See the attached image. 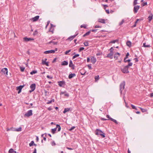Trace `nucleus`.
<instances>
[{
	"label": "nucleus",
	"instance_id": "2f4dec72",
	"mask_svg": "<svg viewBox=\"0 0 153 153\" xmlns=\"http://www.w3.org/2000/svg\"><path fill=\"white\" fill-rule=\"evenodd\" d=\"M91 33L90 31H89L87 32H86L85 33L83 36V37H85L86 36H88Z\"/></svg>",
	"mask_w": 153,
	"mask_h": 153
},
{
	"label": "nucleus",
	"instance_id": "f03ea898",
	"mask_svg": "<svg viewBox=\"0 0 153 153\" xmlns=\"http://www.w3.org/2000/svg\"><path fill=\"white\" fill-rule=\"evenodd\" d=\"M125 82L124 81L122 82L120 85V91L121 94H122V92L123 90L125 88Z\"/></svg>",
	"mask_w": 153,
	"mask_h": 153
},
{
	"label": "nucleus",
	"instance_id": "4468645a",
	"mask_svg": "<svg viewBox=\"0 0 153 153\" xmlns=\"http://www.w3.org/2000/svg\"><path fill=\"white\" fill-rule=\"evenodd\" d=\"M113 52H110V53L107 54V57L109 58H110L112 59L113 58Z\"/></svg>",
	"mask_w": 153,
	"mask_h": 153
},
{
	"label": "nucleus",
	"instance_id": "412c9836",
	"mask_svg": "<svg viewBox=\"0 0 153 153\" xmlns=\"http://www.w3.org/2000/svg\"><path fill=\"white\" fill-rule=\"evenodd\" d=\"M69 66L70 67H72V69H74V65L73 64V62H72V61L71 60L70 61V62L69 64Z\"/></svg>",
	"mask_w": 153,
	"mask_h": 153
},
{
	"label": "nucleus",
	"instance_id": "a18cd8bd",
	"mask_svg": "<svg viewBox=\"0 0 153 153\" xmlns=\"http://www.w3.org/2000/svg\"><path fill=\"white\" fill-rule=\"evenodd\" d=\"M131 106L133 109H135L136 110H137V108L134 105L132 104H131Z\"/></svg>",
	"mask_w": 153,
	"mask_h": 153
},
{
	"label": "nucleus",
	"instance_id": "37998d69",
	"mask_svg": "<svg viewBox=\"0 0 153 153\" xmlns=\"http://www.w3.org/2000/svg\"><path fill=\"white\" fill-rule=\"evenodd\" d=\"M137 0H134V2H133V4L135 6L136 4H137Z\"/></svg>",
	"mask_w": 153,
	"mask_h": 153
},
{
	"label": "nucleus",
	"instance_id": "603ef678",
	"mask_svg": "<svg viewBox=\"0 0 153 153\" xmlns=\"http://www.w3.org/2000/svg\"><path fill=\"white\" fill-rule=\"evenodd\" d=\"M71 50H69L68 51H66L65 52V55H67L68 54V53L71 51Z\"/></svg>",
	"mask_w": 153,
	"mask_h": 153
},
{
	"label": "nucleus",
	"instance_id": "c756f323",
	"mask_svg": "<svg viewBox=\"0 0 153 153\" xmlns=\"http://www.w3.org/2000/svg\"><path fill=\"white\" fill-rule=\"evenodd\" d=\"M143 46L145 48H149L151 47L150 45H146V43H143Z\"/></svg>",
	"mask_w": 153,
	"mask_h": 153
},
{
	"label": "nucleus",
	"instance_id": "2eb2a0df",
	"mask_svg": "<svg viewBox=\"0 0 153 153\" xmlns=\"http://www.w3.org/2000/svg\"><path fill=\"white\" fill-rule=\"evenodd\" d=\"M153 15L152 13H151L149 17H148V19L149 22H150L152 19Z\"/></svg>",
	"mask_w": 153,
	"mask_h": 153
},
{
	"label": "nucleus",
	"instance_id": "f704fd0d",
	"mask_svg": "<svg viewBox=\"0 0 153 153\" xmlns=\"http://www.w3.org/2000/svg\"><path fill=\"white\" fill-rule=\"evenodd\" d=\"M37 73V71L36 70H33V71H31L30 73V74L31 75H33V74H36Z\"/></svg>",
	"mask_w": 153,
	"mask_h": 153
},
{
	"label": "nucleus",
	"instance_id": "de8ad7c7",
	"mask_svg": "<svg viewBox=\"0 0 153 153\" xmlns=\"http://www.w3.org/2000/svg\"><path fill=\"white\" fill-rule=\"evenodd\" d=\"M100 135L103 138L105 137V135L104 134L103 132V133H101Z\"/></svg>",
	"mask_w": 153,
	"mask_h": 153
},
{
	"label": "nucleus",
	"instance_id": "4be33fe9",
	"mask_svg": "<svg viewBox=\"0 0 153 153\" xmlns=\"http://www.w3.org/2000/svg\"><path fill=\"white\" fill-rule=\"evenodd\" d=\"M64 94V95L65 96L68 97L69 96V94L67 93L66 91H62L61 92V94Z\"/></svg>",
	"mask_w": 153,
	"mask_h": 153
},
{
	"label": "nucleus",
	"instance_id": "bb28decb",
	"mask_svg": "<svg viewBox=\"0 0 153 153\" xmlns=\"http://www.w3.org/2000/svg\"><path fill=\"white\" fill-rule=\"evenodd\" d=\"M6 130L7 131H15V128H13V127H11L10 128H6Z\"/></svg>",
	"mask_w": 153,
	"mask_h": 153
},
{
	"label": "nucleus",
	"instance_id": "4d7b16f0",
	"mask_svg": "<svg viewBox=\"0 0 153 153\" xmlns=\"http://www.w3.org/2000/svg\"><path fill=\"white\" fill-rule=\"evenodd\" d=\"M126 59H124V62H129L131 60L130 59H128L126 60Z\"/></svg>",
	"mask_w": 153,
	"mask_h": 153
},
{
	"label": "nucleus",
	"instance_id": "a878e982",
	"mask_svg": "<svg viewBox=\"0 0 153 153\" xmlns=\"http://www.w3.org/2000/svg\"><path fill=\"white\" fill-rule=\"evenodd\" d=\"M68 64V62L66 61H64L62 62L61 65H66Z\"/></svg>",
	"mask_w": 153,
	"mask_h": 153
},
{
	"label": "nucleus",
	"instance_id": "72a5a7b5",
	"mask_svg": "<svg viewBox=\"0 0 153 153\" xmlns=\"http://www.w3.org/2000/svg\"><path fill=\"white\" fill-rule=\"evenodd\" d=\"M139 108H140V110L143 112H145L147 111L146 109L143 108L141 107H140Z\"/></svg>",
	"mask_w": 153,
	"mask_h": 153
},
{
	"label": "nucleus",
	"instance_id": "7ed1b4c3",
	"mask_svg": "<svg viewBox=\"0 0 153 153\" xmlns=\"http://www.w3.org/2000/svg\"><path fill=\"white\" fill-rule=\"evenodd\" d=\"M32 110H30L28 111L27 112L24 114V116L25 117H29L32 116Z\"/></svg>",
	"mask_w": 153,
	"mask_h": 153
},
{
	"label": "nucleus",
	"instance_id": "f8f14e48",
	"mask_svg": "<svg viewBox=\"0 0 153 153\" xmlns=\"http://www.w3.org/2000/svg\"><path fill=\"white\" fill-rule=\"evenodd\" d=\"M23 39L24 41L25 42H28L34 40L33 39L30 38H28L27 37H24Z\"/></svg>",
	"mask_w": 153,
	"mask_h": 153
},
{
	"label": "nucleus",
	"instance_id": "f3484780",
	"mask_svg": "<svg viewBox=\"0 0 153 153\" xmlns=\"http://www.w3.org/2000/svg\"><path fill=\"white\" fill-rule=\"evenodd\" d=\"M120 54L119 53L117 52L114 55V58L115 59H117L118 57L120 56Z\"/></svg>",
	"mask_w": 153,
	"mask_h": 153
},
{
	"label": "nucleus",
	"instance_id": "9b49d317",
	"mask_svg": "<svg viewBox=\"0 0 153 153\" xmlns=\"http://www.w3.org/2000/svg\"><path fill=\"white\" fill-rule=\"evenodd\" d=\"M101 133H103V132L101 130L98 129H97L95 131V134L97 135H100Z\"/></svg>",
	"mask_w": 153,
	"mask_h": 153
},
{
	"label": "nucleus",
	"instance_id": "052dcab7",
	"mask_svg": "<svg viewBox=\"0 0 153 153\" xmlns=\"http://www.w3.org/2000/svg\"><path fill=\"white\" fill-rule=\"evenodd\" d=\"M94 27L95 28H101V27L99 25H96Z\"/></svg>",
	"mask_w": 153,
	"mask_h": 153
},
{
	"label": "nucleus",
	"instance_id": "20e7f679",
	"mask_svg": "<svg viewBox=\"0 0 153 153\" xmlns=\"http://www.w3.org/2000/svg\"><path fill=\"white\" fill-rule=\"evenodd\" d=\"M30 88L31 89V90L29 91V92L31 93L36 88V84L35 83L32 84L30 86Z\"/></svg>",
	"mask_w": 153,
	"mask_h": 153
},
{
	"label": "nucleus",
	"instance_id": "c85d7f7f",
	"mask_svg": "<svg viewBox=\"0 0 153 153\" xmlns=\"http://www.w3.org/2000/svg\"><path fill=\"white\" fill-rule=\"evenodd\" d=\"M56 128H52L51 129V132L53 134H54L56 133Z\"/></svg>",
	"mask_w": 153,
	"mask_h": 153
},
{
	"label": "nucleus",
	"instance_id": "7c9ffc66",
	"mask_svg": "<svg viewBox=\"0 0 153 153\" xmlns=\"http://www.w3.org/2000/svg\"><path fill=\"white\" fill-rule=\"evenodd\" d=\"M15 131H22V128L21 127H19L17 129H16L15 128Z\"/></svg>",
	"mask_w": 153,
	"mask_h": 153
},
{
	"label": "nucleus",
	"instance_id": "b1692460",
	"mask_svg": "<svg viewBox=\"0 0 153 153\" xmlns=\"http://www.w3.org/2000/svg\"><path fill=\"white\" fill-rule=\"evenodd\" d=\"M75 37L74 36H70L67 39V40H69L70 41H71Z\"/></svg>",
	"mask_w": 153,
	"mask_h": 153
},
{
	"label": "nucleus",
	"instance_id": "1a4fd4ad",
	"mask_svg": "<svg viewBox=\"0 0 153 153\" xmlns=\"http://www.w3.org/2000/svg\"><path fill=\"white\" fill-rule=\"evenodd\" d=\"M55 52V51L54 50H50L45 51L44 53L45 54H48V53H54Z\"/></svg>",
	"mask_w": 153,
	"mask_h": 153
},
{
	"label": "nucleus",
	"instance_id": "5fc2aeb1",
	"mask_svg": "<svg viewBox=\"0 0 153 153\" xmlns=\"http://www.w3.org/2000/svg\"><path fill=\"white\" fill-rule=\"evenodd\" d=\"M75 128V127L74 126H72V127H71L69 129V130L70 131H71L73 130L74 128Z\"/></svg>",
	"mask_w": 153,
	"mask_h": 153
},
{
	"label": "nucleus",
	"instance_id": "338daca9",
	"mask_svg": "<svg viewBox=\"0 0 153 153\" xmlns=\"http://www.w3.org/2000/svg\"><path fill=\"white\" fill-rule=\"evenodd\" d=\"M101 54L100 53H97L96 54V56H99Z\"/></svg>",
	"mask_w": 153,
	"mask_h": 153
},
{
	"label": "nucleus",
	"instance_id": "c03bdc74",
	"mask_svg": "<svg viewBox=\"0 0 153 153\" xmlns=\"http://www.w3.org/2000/svg\"><path fill=\"white\" fill-rule=\"evenodd\" d=\"M79 54H76L73 56V59H74L76 57L79 56Z\"/></svg>",
	"mask_w": 153,
	"mask_h": 153
},
{
	"label": "nucleus",
	"instance_id": "c9c22d12",
	"mask_svg": "<svg viewBox=\"0 0 153 153\" xmlns=\"http://www.w3.org/2000/svg\"><path fill=\"white\" fill-rule=\"evenodd\" d=\"M110 120L113 121V122H114V123H115L116 124H118V123L117 122V121L114 119H113V118H110Z\"/></svg>",
	"mask_w": 153,
	"mask_h": 153
},
{
	"label": "nucleus",
	"instance_id": "39448f33",
	"mask_svg": "<svg viewBox=\"0 0 153 153\" xmlns=\"http://www.w3.org/2000/svg\"><path fill=\"white\" fill-rule=\"evenodd\" d=\"M58 83L60 87H64L65 85V82L64 81H58Z\"/></svg>",
	"mask_w": 153,
	"mask_h": 153
},
{
	"label": "nucleus",
	"instance_id": "864d4df0",
	"mask_svg": "<svg viewBox=\"0 0 153 153\" xmlns=\"http://www.w3.org/2000/svg\"><path fill=\"white\" fill-rule=\"evenodd\" d=\"M129 53L128 52L126 55V57L124 59H127V58H128V56L129 55Z\"/></svg>",
	"mask_w": 153,
	"mask_h": 153
},
{
	"label": "nucleus",
	"instance_id": "79ce46f5",
	"mask_svg": "<svg viewBox=\"0 0 153 153\" xmlns=\"http://www.w3.org/2000/svg\"><path fill=\"white\" fill-rule=\"evenodd\" d=\"M34 143V142L33 141H32L31 142L29 143V145L30 146H32Z\"/></svg>",
	"mask_w": 153,
	"mask_h": 153
},
{
	"label": "nucleus",
	"instance_id": "ea45409f",
	"mask_svg": "<svg viewBox=\"0 0 153 153\" xmlns=\"http://www.w3.org/2000/svg\"><path fill=\"white\" fill-rule=\"evenodd\" d=\"M132 65V62H129L128 63V64L126 65L128 68L130 67Z\"/></svg>",
	"mask_w": 153,
	"mask_h": 153
},
{
	"label": "nucleus",
	"instance_id": "09e8293b",
	"mask_svg": "<svg viewBox=\"0 0 153 153\" xmlns=\"http://www.w3.org/2000/svg\"><path fill=\"white\" fill-rule=\"evenodd\" d=\"M20 70H21V71L23 72L25 70V68L24 67H21L20 68Z\"/></svg>",
	"mask_w": 153,
	"mask_h": 153
},
{
	"label": "nucleus",
	"instance_id": "393cba45",
	"mask_svg": "<svg viewBox=\"0 0 153 153\" xmlns=\"http://www.w3.org/2000/svg\"><path fill=\"white\" fill-rule=\"evenodd\" d=\"M9 153H17L16 152L14 151L13 149H10L9 151Z\"/></svg>",
	"mask_w": 153,
	"mask_h": 153
},
{
	"label": "nucleus",
	"instance_id": "473e14b6",
	"mask_svg": "<svg viewBox=\"0 0 153 153\" xmlns=\"http://www.w3.org/2000/svg\"><path fill=\"white\" fill-rule=\"evenodd\" d=\"M126 45L130 47L131 46V42L129 41H127L126 42Z\"/></svg>",
	"mask_w": 153,
	"mask_h": 153
},
{
	"label": "nucleus",
	"instance_id": "e2e57ef3",
	"mask_svg": "<svg viewBox=\"0 0 153 153\" xmlns=\"http://www.w3.org/2000/svg\"><path fill=\"white\" fill-rule=\"evenodd\" d=\"M90 58L87 57V62H90Z\"/></svg>",
	"mask_w": 153,
	"mask_h": 153
},
{
	"label": "nucleus",
	"instance_id": "aec40b11",
	"mask_svg": "<svg viewBox=\"0 0 153 153\" xmlns=\"http://www.w3.org/2000/svg\"><path fill=\"white\" fill-rule=\"evenodd\" d=\"M71 110V108H65L63 112V113L65 114L66 112L69 111Z\"/></svg>",
	"mask_w": 153,
	"mask_h": 153
},
{
	"label": "nucleus",
	"instance_id": "e433bc0d",
	"mask_svg": "<svg viewBox=\"0 0 153 153\" xmlns=\"http://www.w3.org/2000/svg\"><path fill=\"white\" fill-rule=\"evenodd\" d=\"M84 44L85 46H88L89 45L88 42L87 41H86L84 42Z\"/></svg>",
	"mask_w": 153,
	"mask_h": 153
},
{
	"label": "nucleus",
	"instance_id": "dca6fc26",
	"mask_svg": "<svg viewBox=\"0 0 153 153\" xmlns=\"http://www.w3.org/2000/svg\"><path fill=\"white\" fill-rule=\"evenodd\" d=\"M39 16H37L33 18L31 20L33 21V22H35L37 21L39 19Z\"/></svg>",
	"mask_w": 153,
	"mask_h": 153
},
{
	"label": "nucleus",
	"instance_id": "680f3d73",
	"mask_svg": "<svg viewBox=\"0 0 153 153\" xmlns=\"http://www.w3.org/2000/svg\"><path fill=\"white\" fill-rule=\"evenodd\" d=\"M78 34V32L76 31V33L74 35V36L75 37L76 36H77Z\"/></svg>",
	"mask_w": 153,
	"mask_h": 153
},
{
	"label": "nucleus",
	"instance_id": "9d476101",
	"mask_svg": "<svg viewBox=\"0 0 153 153\" xmlns=\"http://www.w3.org/2000/svg\"><path fill=\"white\" fill-rule=\"evenodd\" d=\"M91 62L93 64H94L97 61V59L94 56L91 57Z\"/></svg>",
	"mask_w": 153,
	"mask_h": 153
},
{
	"label": "nucleus",
	"instance_id": "ddd939ff",
	"mask_svg": "<svg viewBox=\"0 0 153 153\" xmlns=\"http://www.w3.org/2000/svg\"><path fill=\"white\" fill-rule=\"evenodd\" d=\"M47 59L46 58H45L44 59H43L42 60V63L43 64L47 66H48V62H47L46 61Z\"/></svg>",
	"mask_w": 153,
	"mask_h": 153
},
{
	"label": "nucleus",
	"instance_id": "a211bd4d",
	"mask_svg": "<svg viewBox=\"0 0 153 153\" xmlns=\"http://www.w3.org/2000/svg\"><path fill=\"white\" fill-rule=\"evenodd\" d=\"M54 39H53L51 41L49 42L48 43V44H52V45H56L57 44V42H55L54 41Z\"/></svg>",
	"mask_w": 153,
	"mask_h": 153
},
{
	"label": "nucleus",
	"instance_id": "774afa93",
	"mask_svg": "<svg viewBox=\"0 0 153 153\" xmlns=\"http://www.w3.org/2000/svg\"><path fill=\"white\" fill-rule=\"evenodd\" d=\"M33 153H36V148H35L34 149V150Z\"/></svg>",
	"mask_w": 153,
	"mask_h": 153
},
{
	"label": "nucleus",
	"instance_id": "4c0bfd02",
	"mask_svg": "<svg viewBox=\"0 0 153 153\" xmlns=\"http://www.w3.org/2000/svg\"><path fill=\"white\" fill-rule=\"evenodd\" d=\"M54 29V28H52V27H51L49 29V31L50 32H52V33H53Z\"/></svg>",
	"mask_w": 153,
	"mask_h": 153
},
{
	"label": "nucleus",
	"instance_id": "49530a36",
	"mask_svg": "<svg viewBox=\"0 0 153 153\" xmlns=\"http://www.w3.org/2000/svg\"><path fill=\"white\" fill-rule=\"evenodd\" d=\"M124 22V19H122L121 22L119 23V25H122Z\"/></svg>",
	"mask_w": 153,
	"mask_h": 153
},
{
	"label": "nucleus",
	"instance_id": "58836bf2",
	"mask_svg": "<svg viewBox=\"0 0 153 153\" xmlns=\"http://www.w3.org/2000/svg\"><path fill=\"white\" fill-rule=\"evenodd\" d=\"M118 40H113V41H111L110 42V43H115L116 42H118Z\"/></svg>",
	"mask_w": 153,
	"mask_h": 153
},
{
	"label": "nucleus",
	"instance_id": "3c124183",
	"mask_svg": "<svg viewBox=\"0 0 153 153\" xmlns=\"http://www.w3.org/2000/svg\"><path fill=\"white\" fill-rule=\"evenodd\" d=\"M47 77L49 79H52L53 77L52 76H50L49 75L47 76Z\"/></svg>",
	"mask_w": 153,
	"mask_h": 153
},
{
	"label": "nucleus",
	"instance_id": "6e6552de",
	"mask_svg": "<svg viewBox=\"0 0 153 153\" xmlns=\"http://www.w3.org/2000/svg\"><path fill=\"white\" fill-rule=\"evenodd\" d=\"M140 6L138 5L135 6L134 7V13H136L138 10L139 9Z\"/></svg>",
	"mask_w": 153,
	"mask_h": 153
},
{
	"label": "nucleus",
	"instance_id": "0eeeda50",
	"mask_svg": "<svg viewBox=\"0 0 153 153\" xmlns=\"http://www.w3.org/2000/svg\"><path fill=\"white\" fill-rule=\"evenodd\" d=\"M1 71L5 74V75H7L8 69L7 68H4L2 69Z\"/></svg>",
	"mask_w": 153,
	"mask_h": 153
},
{
	"label": "nucleus",
	"instance_id": "f257e3e1",
	"mask_svg": "<svg viewBox=\"0 0 153 153\" xmlns=\"http://www.w3.org/2000/svg\"><path fill=\"white\" fill-rule=\"evenodd\" d=\"M128 68L126 66H122L121 68V70L123 73L127 74L129 72Z\"/></svg>",
	"mask_w": 153,
	"mask_h": 153
},
{
	"label": "nucleus",
	"instance_id": "5701e85b",
	"mask_svg": "<svg viewBox=\"0 0 153 153\" xmlns=\"http://www.w3.org/2000/svg\"><path fill=\"white\" fill-rule=\"evenodd\" d=\"M98 21L99 22L103 24H105V20L104 19H98Z\"/></svg>",
	"mask_w": 153,
	"mask_h": 153
},
{
	"label": "nucleus",
	"instance_id": "cd10ccee",
	"mask_svg": "<svg viewBox=\"0 0 153 153\" xmlns=\"http://www.w3.org/2000/svg\"><path fill=\"white\" fill-rule=\"evenodd\" d=\"M56 129L57 128H58V131H60L61 130V127H60V126L59 124L56 125Z\"/></svg>",
	"mask_w": 153,
	"mask_h": 153
},
{
	"label": "nucleus",
	"instance_id": "423d86ee",
	"mask_svg": "<svg viewBox=\"0 0 153 153\" xmlns=\"http://www.w3.org/2000/svg\"><path fill=\"white\" fill-rule=\"evenodd\" d=\"M25 85H20L16 87V90H18V93L19 94L21 91L22 88L24 87Z\"/></svg>",
	"mask_w": 153,
	"mask_h": 153
},
{
	"label": "nucleus",
	"instance_id": "13d9d810",
	"mask_svg": "<svg viewBox=\"0 0 153 153\" xmlns=\"http://www.w3.org/2000/svg\"><path fill=\"white\" fill-rule=\"evenodd\" d=\"M84 49V48L83 47H81L79 50V52H80L81 51L83 50Z\"/></svg>",
	"mask_w": 153,
	"mask_h": 153
},
{
	"label": "nucleus",
	"instance_id": "6e6d98bb",
	"mask_svg": "<svg viewBox=\"0 0 153 153\" xmlns=\"http://www.w3.org/2000/svg\"><path fill=\"white\" fill-rule=\"evenodd\" d=\"M80 27L81 28L84 27V28H86V26L85 25H81L80 26Z\"/></svg>",
	"mask_w": 153,
	"mask_h": 153
},
{
	"label": "nucleus",
	"instance_id": "8fccbe9b",
	"mask_svg": "<svg viewBox=\"0 0 153 153\" xmlns=\"http://www.w3.org/2000/svg\"><path fill=\"white\" fill-rule=\"evenodd\" d=\"M87 66L89 68V69L90 70H91L92 69V67L91 66V64H89V65H87Z\"/></svg>",
	"mask_w": 153,
	"mask_h": 153
},
{
	"label": "nucleus",
	"instance_id": "bf43d9fd",
	"mask_svg": "<svg viewBox=\"0 0 153 153\" xmlns=\"http://www.w3.org/2000/svg\"><path fill=\"white\" fill-rule=\"evenodd\" d=\"M51 144L52 146H55L56 145L54 141H53V142H52Z\"/></svg>",
	"mask_w": 153,
	"mask_h": 153
},
{
	"label": "nucleus",
	"instance_id": "0e129e2a",
	"mask_svg": "<svg viewBox=\"0 0 153 153\" xmlns=\"http://www.w3.org/2000/svg\"><path fill=\"white\" fill-rule=\"evenodd\" d=\"M110 52H113V47H111L109 50Z\"/></svg>",
	"mask_w": 153,
	"mask_h": 153
},
{
	"label": "nucleus",
	"instance_id": "a19ab883",
	"mask_svg": "<svg viewBox=\"0 0 153 153\" xmlns=\"http://www.w3.org/2000/svg\"><path fill=\"white\" fill-rule=\"evenodd\" d=\"M95 79L96 81H97L99 79V76H96L95 77Z\"/></svg>",
	"mask_w": 153,
	"mask_h": 153
},
{
	"label": "nucleus",
	"instance_id": "6ab92c4d",
	"mask_svg": "<svg viewBox=\"0 0 153 153\" xmlns=\"http://www.w3.org/2000/svg\"><path fill=\"white\" fill-rule=\"evenodd\" d=\"M76 74H70L68 76V78L69 79H71L73 77L76 76Z\"/></svg>",
	"mask_w": 153,
	"mask_h": 153
},
{
	"label": "nucleus",
	"instance_id": "69168bd1",
	"mask_svg": "<svg viewBox=\"0 0 153 153\" xmlns=\"http://www.w3.org/2000/svg\"><path fill=\"white\" fill-rule=\"evenodd\" d=\"M105 11L106 13H107L108 14L109 13V11L108 10H105Z\"/></svg>",
	"mask_w": 153,
	"mask_h": 153
}]
</instances>
